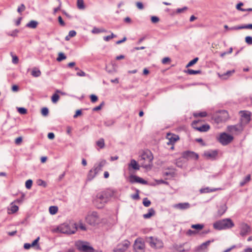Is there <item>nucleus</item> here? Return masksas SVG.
I'll use <instances>...</instances> for the list:
<instances>
[{
	"label": "nucleus",
	"instance_id": "nucleus-48",
	"mask_svg": "<svg viewBox=\"0 0 252 252\" xmlns=\"http://www.w3.org/2000/svg\"><path fill=\"white\" fill-rule=\"evenodd\" d=\"M26 9V7L24 4H21L17 9V11L19 13H21Z\"/></svg>",
	"mask_w": 252,
	"mask_h": 252
},
{
	"label": "nucleus",
	"instance_id": "nucleus-44",
	"mask_svg": "<svg viewBox=\"0 0 252 252\" xmlns=\"http://www.w3.org/2000/svg\"><path fill=\"white\" fill-rule=\"evenodd\" d=\"M32 184V181L31 179L28 180L25 183V186L27 189H30Z\"/></svg>",
	"mask_w": 252,
	"mask_h": 252
},
{
	"label": "nucleus",
	"instance_id": "nucleus-17",
	"mask_svg": "<svg viewBox=\"0 0 252 252\" xmlns=\"http://www.w3.org/2000/svg\"><path fill=\"white\" fill-rule=\"evenodd\" d=\"M211 241L209 240L207 241L202 244H201L200 246L196 247L195 249L194 250V252H204L205 250L207 249L208 247L210 244Z\"/></svg>",
	"mask_w": 252,
	"mask_h": 252
},
{
	"label": "nucleus",
	"instance_id": "nucleus-7",
	"mask_svg": "<svg viewBox=\"0 0 252 252\" xmlns=\"http://www.w3.org/2000/svg\"><path fill=\"white\" fill-rule=\"evenodd\" d=\"M76 246L79 250L83 252H94V249L89 246L87 242L78 241L76 243Z\"/></svg>",
	"mask_w": 252,
	"mask_h": 252
},
{
	"label": "nucleus",
	"instance_id": "nucleus-60",
	"mask_svg": "<svg viewBox=\"0 0 252 252\" xmlns=\"http://www.w3.org/2000/svg\"><path fill=\"white\" fill-rule=\"evenodd\" d=\"M136 5L137 7L139 9H143L144 8L143 4L141 2H137Z\"/></svg>",
	"mask_w": 252,
	"mask_h": 252
},
{
	"label": "nucleus",
	"instance_id": "nucleus-54",
	"mask_svg": "<svg viewBox=\"0 0 252 252\" xmlns=\"http://www.w3.org/2000/svg\"><path fill=\"white\" fill-rule=\"evenodd\" d=\"M104 102H102L99 105L94 107L93 109V111H97L100 110L101 109L102 107L104 105Z\"/></svg>",
	"mask_w": 252,
	"mask_h": 252
},
{
	"label": "nucleus",
	"instance_id": "nucleus-27",
	"mask_svg": "<svg viewBox=\"0 0 252 252\" xmlns=\"http://www.w3.org/2000/svg\"><path fill=\"white\" fill-rule=\"evenodd\" d=\"M155 214V211L153 208L149 209L148 213L143 215V218L147 219L150 218Z\"/></svg>",
	"mask_w": 252,
	"mask_h": 252
},
{
	"label": "nucleus",
	"instance_id": "nucleus-56",
	"mask_svg": "<svg viewBox=\"0 0 252 252\" xmlns=\"http://www.w3.org/2000/svg\"><path fill=\"white\" fill-rule=\"evenodd\" d=\"M243 29V25L240 26H234L229 29V30H238Z\"/></svg>",
	"mask_w": 252,
	"mask_h": 252
},
{
	"label": "nucleus",
	"instance_id": "nucleus-1",
	"mask_svg": "<svg viewBox=\"0 0 252 252\" xmlns=\"http://www.w3.org/2000/svg\"><path fill=\"white\" fill-rule=\"evenodd\" d=\"M116 193V190L111 189L98 192L94 199L93 203L97 208H102Z\"/></svg>",
	"mask_w": 252,
	"mask_h": 252
},
{
	"label": "nucleus",
	"instance_id": "nucleus-47",
	"mask_svg": "<svg viewBox=\"0 0 252 252\" xmlns=\"http://www.w3.org/2000/svg\"><path fill=\"white\" fill-rule=\"evenodd\" d=\"M136 193L135 194H132L131 195V197L134 200H138L139 199V190L136 189Z\"/></svg>",
	"mask_w": 252,
	"mask_h": 252
},
{
	"label": "nucleus",
	"instance_id": "nucleus-53",
	"mask_svg": "<svg viewBox=\"0 0 252 252\" xmlns=\"http://www.w3.org/2000/svg\"><path fill=\"white\" fill-rule=\"evenodd\" d=\"M11 54L12 57V63L14 64H17L19 61L18 58L15 55H12V53H11Z\"/></svg>",
	"mask_w": 252,
	"mask_h": 252
},
{
	"label": "nucleus",
	"instance_id": "nucleus-4",
	"mask_svg": "<svg viewBox=\"0 0 252 252\" xmlns=\"http://www.w3.org/2000/svg\"><path fill=\"white\" fill-rule=\"evenodd\" d=\"M153 156L152 153L150 151L143 152L141 155L139 161L141 166L144 168H148L150 165V163L153 160Z\"/></svg>",
	"mask_w": 252,
	"mask_h": 252
},
{
	"label": "nucleus",
	"instance_id": "nucleus-58",
	"mask_svg": "<svg viewBox=\"0 0 252 252\" xmlns=\"http://www.w3.org/2000/svg\"><path fill=\"white\" fill-rule=\"evenodd\" d=\"M90 98H91V101L93 103L96 102L98 99L97 96H96L94 94L91 95Z\"/></svg>",
	"mask_w": 252,
	"mask_h": 252
},
{
	"label": "nucleus",
	"instance_id": "nucleus-26",
	"mask_svg": "<svg viewBox=\"0 0 252 252\" xmlns=\"http://www.w3.org/2000/svg\"><path fill=\"white\" fill-rule=\"evenodd\" d=\"M129 167H131L134 170H139V166L137 161L135 159H131L130 163L128 165Z\"/></svg>",
	"mask_w": 252,
	"mask_h": 252
},
{
	"label": "nucleus",
	"instance_id": "nucleus-64",
	"mask_svg": "<svg viewBox=\"0 0 252 252\" xmlns=\"http://www.w3.org/2000/svg\"><path fill=\"white\" fill-rule=\"evenodd\" d=\"M243 29L252 30V24H247L243 25Z\"/></svg>",
	"mask_w": 252,
	"mask_h": 252
},
{
	"label": "nucleus",
	"instance_id": "nucleus-49",
	"mask_svg": "<svg viewBox=\"0 0 252 252\" xmlns=\"http://www.w3.org/2000/svg\"><path fill=\"white\" fill-rule=\"evenodd\" d=\"M188 9V7L187 6H184L183 8H178L176 10V13L179 14L181 13H183L185 11H186Z\"/></svg>",
	"mask_w": 252,
	"mask_h": 252
},
{
	"label": "nucleus",
	"instance_id": "nucleus-8",
	"mask_svg": "<svg viewBox=\"0 0 252 252\" xmlns=\"http://www.w3.org/2000/svg\"><path fill=\"white\" fill-rule=\"evenodd\" d=\"M147 241L151 247L156 249H160L163 247V243L161 240L153 237H150L147 238Z\"/></svg>",
	"mask_w": 252,
	"mask_h": 252
},
{
	"label": "nucleus",
	"instance_id": "nucleus-18",
	"mask_svg": "<svg viewBox=\"0 0 252 252\" xmlns=\"http://www.w3.org/2000/svg\"><path fill=\"white\" fill-rule=\"evenodd\" d=\"M106 163V161L105 160H101L94 165L93 169L97 174L102 170V167L105 165Z\"/></svg>",
	"mask_w": 252,
	"mask_h": 252
},
{
	"label": "nucleus",
	"instance_id": "nucleus-29",
	"mask_svg": "<svg viewBox=\"0 0 252 252\" xmlns=\"http://www.w3.org/2000/svg\"><path fill=\"white\" fill-rule=\"evenodd\" d=\"M37 24V22L32 20L27 24V27L32 29H35L36 28Z\"/></svg>",
	"mask_w": 252,
	"mask_h": 252
},
{
	"label": "nucleus",
	"instance_id": "nucleus-19",
	"mask_svg": "<svg viewBox=\"0 0 252 252\" xmlns=\"http://www.w3.org/2000/svg\"><path fill=\"white\" fill-rule=\"evenodd\" d=\"M129 182L131 183H139L142 184H147V181L143 180L142 178L132 175L129 176Z\"/></svg>",
	"mask_w": 252,
	"mask_h": 252
},
{
	"label": "nucleus",
	"instance_id": "nucleus-36",
	"mask_svg": "<svg viewBox=\"0 0 252 252\" xmlns=\"http://www.w3.org/2000/svg\"><path fill=\"white\" fill-rule=\"evenodd\" d=\"M60 99V96L56 93L53 94L51 97V100L53 103H56Z\"/></svg>",
	"mask_w": 252,
	"mask_h": 252
},
{
	"label": "nucleus",
	"instance_id": "nucleus-40",
	"mask_svg": "<svg viewBox=\"0 0 252 252\" xmlns=\"http://www.w3.org/2000/svg\"><path fill=\"white\" fill-rule=\"evenodd\" d=\"M204 227V225L203 224H192L191 226V227L192 228L195 229L197 230H201Z\"/></svg>",
	"mask_w": 252,
	"mask_h": 252
},
{
	"label": "nucleus",
	"instance_id": "nucleus-13",
	"mask_svg": "<svg viewBox=\"0 0 252 252\" xmlns=\"http://www.w3.org/2000/svg\"><path fill=\"white\" fill-rule=\"evenodd\" d=\"M130 245V242L127 240L123 241L122 243L118 245L116 248L114 249V252H124L126 251Z\"/></svg>",
	"mask_w": 252,
	"mask_h": 252
},
{
	"label": "nucleus",
	"instance_id": "nucleus-16",
	"mask_svg": "<svg viewBox=\"0 0 252 252\" xmlns=\"http://www.w3.org/2000/svg\"><path fill=\"white\" fill-rule=\"evenodd\" d=\"M241 113L242 115L240 123H242L245 126L250 121V115L249 112L247 111H241Z\"/></svg>",
	"mask_w": 252,
	"mask_h": 252
},
{
	"label": "nucleus",
	"instance_id": "nucleus-37",
	"mask_svg": "<svg viewBox=\"0 0 252 252\" xmlns=\"http://www.w3.org/2000/svg\"><path fill=\"white\" fill-rule=\"evenodd\" d=\"M77 7L80 9H84L85 5L83 0H77Z\"/></svg>",
	"mask_w": 252,
	"mask_h": 252
},
{
	"label": "nucleus",
	"instance_id": "nucleus-52",
	"mask_svg": "<svg viewBox=\"0 0 252 252\" xmlns=\"http://www.w3.org/2000/svg\"><path fill=\"white\" fill-rule=\"evenodd\" d=\"M245 41L247 44L249 45L252 44V37L250 36H246L245 37Z\"/></svg>",
	"mask_w": 252,
	"mask_h": 252
},
{
	"label": "nucleus",
	"instance_id": "nucleus-62",
	"mask_svg": "<svg viewBox=\"0 0 252 252\" xmlns=\"http://www.w3.org/2000/svg\"><path fill=\"white\" fill-rule=\"evenodd\" d=\"M22 138L21 137H19L15 139V142L16 144L19 145L22 142Z\"/></svg>",
	"mask_w": 252,
	"mask_h": 252
},
{
	"label": "nucleus",
	"instance_id": "nucleus-34",
	"mask_svg": "<svg viewBox=\"0 0 252 252\" xmlns=\"http://www.w3.org/2000/svg\"><path fill=\"white\" fill-rule=\"evenodd\" d=\"M32 75L33 77H37L41 75V72L39 69L33 68L32 71Z\"/></svg>",
	"mask_w": 252,
	"mask_h": 252
},
{
	"label": "nucleus",
	"instance_id": "nucleus-61",
	"mask_svg": "<svg viewBox=\"0 0 252 252\" xmlns=\"http://www.w3.org/2000/svg\"><path fill=\"white\" fill-rule=\"evenodd\" d=\"M76 74L78 76H85L86 75L85 72L81 70H79V71L77 72Z\"/></svg>",
	"mask_w": 252,
	"mask_h": 252
},
{
	"label": "nucleus",
	"instance_id": "nucleus-24",
	"mask_svg": "<svg viewBox=\"0 0 252 252\" xmlns=\"http://www.w3.org/2000/svg\"><path fill=\"white\" fill-rule=\"evenodd\" d=\"M227 208V206L225 204L220 205L218 211V216L220 217L222 216L226 212Z\"/></svg>",
	"mask_w": 252,
	"mask_h": 252
},
{
	"label": "nucleus",
	"instance_id": "nucleus-50",
	"mask_svg": "<svg viewBox=\"0 0 252 252\" xmlns=\"http://www.w3.org/2000/svg\"><path fill=\"white\" fill-rule=\"evenodd\" d=\"M49 113L48 109L46 107L43 108L41 110V114L43 116H46Z\"/></svg>",
	"mask_w": 252,
	"mask_h": 252
},
{
	"label": "nucleus",
	"instance_id": "nucleus-25",
	"mask_svg": "<svg viewBox=\"0 0 252 252\" xmlns=\"http://www.w3.org/2000/svg\"><path fill=\"white\" fill-rule=\"evenodd\" d=\"M234 70L227 71L226 72L222 74H219V77L221 79L223 80L227 79L229 77H230L234 72Z\"/></svg>",
	"mask_w": 252,
	"mask_h": 252
},
{
	"label": "nucleus",
	"instance_id": "nucleus-10",
	"mask_svg": "<svg viewBox=\"0 0 252 252\" xmlns=\"http://www.w3.org/2000/svg\"><path fill=\"white\" fill-rule=\"evenodd\" d=\"M244 127L243 124L242 123H239L235 125L228 126L227 130L231 133L238 134L243 131Z\"/></svg>",
	"mask_w": 252,
	"mask_h": 252
},
{
	"label": "nucleus",
	"instance_id": "nucleus-63",
	"mask_svg": "<svg viewBox=\"0 0 252 252\" xmlns=\"http://www.w3.org/2000/svg\"><path fill=\"white\" fill-rule=\"evenodd\" d=\"M76 32L74 30L69 31V32L68 33L69 36H70L71 37H73L75 36L76 35Z\"/></svg>",
	"mask_w": 252,
	"mask_h": 252
},
{
	"label": "nucleus",
	"instance_id": "nucleus-59",
	"mask_svg": "<svg viewBox=\"0 0 252 252\" xmlns=\"http://www.w3.org/2000/svg\"><path fill=\"white\" fill-rule=\"evenodd\" d=\"M151 21L153 23H157L159 21V19L158 17L152 16L151 17Z\"/></svg>",
	"mask_w": 252,
	"mask_h": 252
},
{
	"label": "nucleus",
	"instance_id": "nucleus-22",
	"mask_svg": "<svg viewBox=\"0 0 252 252\" xmlns=\"http://www.w3.org/2000/svg\"><path fill=\"white\" fill-rule=\"evenodd\" d=\"M190 204L188 202L180 203L175 204L174 207L180 210H185L189 209L190 207Z\"/></svg>",
	"mask_w": 252,
	"mask_h": 252
},
{
	"label": "nucleus",
	"instance_id": "nucleus-5",
	"mask_svg": "<svg viewBox=\"0 0 252 252\" xmlns=\"http://www.w3.org/2000/svg\"><path fill=\"white\" fill-rule=\"evenodd\" d=\"M86 220L90 224L94 225L99 222V216L96 212H90L86 217Z\"/></svg>",
	"mask_w": 252,
	"mask_h": 252
},
{
	"label": "nucleus",
	"instance_id": "nucleus-14",
	"mask_svg": "<svg viewBox=\"0 0 252 252\" xmlns=\"http://www.w3.org/2000/svg\"><path fill=\"white\" fill-rule=\"evenodd\" d=\"M133 248L136 252H144L145 244L142 241L137 239L135 241Z\"/></svg>",
	"mask_w": 252,
	"mask_h": 252
},
{
	"label": "nucleus",
	"instance_id": "nucleus-31",
	"mask_svg": "<svg viewBox=\"0 0 252 252\" xmlns=\"http://www.w3.org/2000/svg\"><path fill=\"white\" fill-rule=\"evenodd\" d=\"M96 144L98 147L100 149H102L104 147L105 143L104 140L103 138H100L96 141Z\"/></svg>",
	"mask_w": 252,
	"mask_h": 252
},
{
	"label": "nucleus",
	"instance_id": "nucleus-43",
	"mask_svg": "<svg viewBox=\"0 0 252 252\" xmlns=\"http://www.w3.org/2000/svg\"><path fill=\"white\" fill-rule=\"evenodd\" d=\"M151 201L147 198H144L143 199V204L144 206L148 207L151 205Z\"/></svg>",
	"mask_w": 252,
	"mask_h": 252
},
{
	"label": "nucleus",
	"instance_id": "nucleus-57",
	"mask_svg": "<svg viewBox=\"0 0 252 252\" xmlns=\"http://www.w3.org/2000/svg\"><path fill=\"white\" fill-rule=\"evenodd\" d=\"M57 0L58 1L59 3V6L58 7L55 8L54 9L53 13H54V14H56V12L61 9V5H62V2H61V1L60 0Z\"/></svg>",
	"mask_w": 252,
	"mask_h": 252
},
{
	"label": "nucleus",
	"instance_id": "nucleus-41",
	"mask_svg": "<svg viewBox=\"0 0 252 252\" xmlns=\"http://www.w3.org/2000/svg\"><path fill=\"white\" fill-rule=\"evenodd\" d=\"M198 58L196 57V58H194L192 60L190 61L187 64V65H186V67H190V66L193 65V64H194L195 63H196V62L198 61Z\"/></svg>",
	"mask_w": 252,
	"mask_h": 252
},
{
	"label": "nucleus",
	"instance_id": "nucleus-2",
	"mask_svg": "<svg viewBox=\"0 0 252 252\" xmlns=\"http://www.w3.org/2000/svg\"><path fill=\"white\" fill-rule=\"evenodd\" d=\"M214 228L218 230L228 229L234 226V223L229 218L219 220L213 224Z\"/></svg>",
	"mask_w": 252,
	"mask_h": 252
},
{
	"label": "nucleus",
	"instance_id": "nucleus-23",
	"mask_svg": "<svg viewBox=\"0 0 252 252\" xmlns=\"http://www.w3.org/2000/svg\"><path fill=\"white\" fill-rule=\"evenodd\" d=\"M167 138L169 140V141L167 142L168 145L173 144L179 139V137L177 135L171 134H168Z\"/></svg>",
	"mask_w": 252,
	"mask_h": 252
},
{
	"label": "nucleus",
	"instance_id": "nucleus-39",
	"mask_svg": "<svg viewBox=\"0 0 252 252\" xmlns=\"http://www.w3.org/2000/svg\"><path fill=\"white\" fill-rule=\"evenodd\" d=\"M66 58L65 55L63 53H59L58 55V57L57 59V60L58 62H61L63 60H65Z\"/></svg>",
	"mask_w": 252,
	"mask_h": 252
},
{
	"label": "nucleus",
	"instance_id": "nucleus-21",
	"mask_svg": "<svg viewBox=\"0 0 252 252\" xmlns=\"http://www.w3.org/2000/svg\"><path fill=\"white\" fill-rule=\"evenodd\" d=\"M10 206L7 208L8 214H12L17 212L19 210L18 206L15 204V202H12L10 203Z\"/></svg>",
	"mask_w": 252,
	"mask_h": 252
},
{
	"label": "nucleus",
	"instance_id": "nucleus-30",
	"mask_svg": "<svg viewBox=\"0 0 252 252\" xmlns=\"http://www.w3.org/2000/svg\"><path fill=\"white\" fill-rule=\"evenodd\" d=\"M106 31L104 29H98L97 28L94 27L92 31V32L94 34H97L100 32H106Z\"/></svg>",
	"mask_w": 252,
	"mask_h": 252
},
{
	"label": "nucleus",
	"instance_id": "nucleus-9",
	"mask_svg": "<svg viewBox=\"0 0 252 252\" xmlns=\"http://www.w3.org/2000/svg\"><path fill=\"white\" fill-rule=\"evenodd\" d=\"M233 139V137L225 132L220 134L218 138L219 141L223 145H226L230 143Z\"/></svg>",
	"mask_w": 252,
	"mask_h": 252
},
{
	"label": "nucleus",
	"instance_id": "nucleus-42",
	"mask_svg": "<svg viewBox=\"0 0 252 252\" xmlns=\"http://www.w3.org/2000/svg\"><path fill=\"white\" fill-rule=\"evenodd\" d=\"M194 117H205L207 116V113L206 112H201L198 113H195L193 114Z\"/></svg>",
	"mask_w": 252,
	"mask_h": 252
},
{
	"label": "nucleus",
	"instance_id": "nucleus-15",
	"mask_svg": "<svg viewBox=\"0 0 252 252\" xmlns=\"http://www.w3.org/2000/svg\"><path fill=\"white\" fill-rule=\"evenodd\" d=\"M198 124V122L197 121H194L193 122L192 125V127L197 130L198 131H199L200 132H206L209 130L210 127V126L208 125H203L200 126H197V124Z\"/></svg>",
	"mask_w": 252,
	"mask_h": 252
},
{
	"label": "nucleus",
	"instance_id": "nucleus-46",
	"mask_svg": "<svg viewBox=\"0 0 252 252\" xmlns=\"http://www.w3.org/2000/svg\"><path fill=\"white\" fill-rule=\"evenodd\" d=\"M37 184L38 186H43V187H46L47 186L46 183L41 179H39L37 180Z\"/></svg>",
	"mask_w": 252,
	"mask_h": 252
},
{
	"label": "nucleus",
	"instance_id": "nucleus-55",
	"mask_svg": "<svg viewBox=\"0 0 252 252\" xmlns=\"http://www.w3.org/2000/svg\"><path fill=\"white\" fill-rule=\"evenodd\" d=\"M197 233L196 231L192 230L191 229L188 230L186 234L188 236H191L192 235H195Z\"/></svg>",
	"mask_w": 252,
	"mask_h": 252
},
{
	"label": "nucleus",
	"instance_id": "nucleus-6",
	"mask_svg": "<svg viewBox=\"0 0 252 252\" xmlns=\"http://www.w3.org/2000/svg\"><path fill=\"white\" fill-rule=\"evenodd\" d=\"M213 118L217 123L224 122L228 118V112L225 110L220 111L213 117Z\"/></svg>",
	"mask_w": 252,
	"mask_h": 252
},
{
	"label": "nucleus",
	"instance_id": "nucleus-45",
	"mask_svg": "<svg viewBox=\"0 0 252 252\" xmlns=\"http://www.w3.org/2000/svg\"><path fill=\"white\" fill-rule=\"evenodd\" d=\"M115 123L113 120H109L104 122V125L106 126H110Z\"/></svg>",
	"mask_w": 252,
	"mask_h": 252
},
{
	"label": "nucleus",
	"instance_id": "nucleus-35",
	"mask_svg": "<svg viewBox=\"0 0 252 252\" xmlns=\"http://www.w3.org/2000/svg\"><path fill=\"white\" fill-rule=\"evenodd\" d=\"M58 210V207L55 206H50L49 209V212L51 215L56 214L57 213Z\"/></svg>",
	"mask_w": 252,
	"mask_h": 252
},
{
	"label": "nucleus",
	"instance_id": "nucleus-32",
	"mask_svg": "<svg viewBox=\"0 0 252 252\" xmlns=\"http://www.w3.org/2000/svg\"><path fill=\"white\" fill-rule=\"evenodd\" d=\"M217 190V189H210L209 188H203V189H200V192L202 193H208V192H210L215 191Z\"/></svg>",
	"mask_w": 252,
	"mask_h": 252
},
{
	"label": "nucleus",
	"instance_id": "nucleus-38",
	"mask_svg": "<svg viewBox=\"0 0 252 252\" xmlns=\"http://www.w3.org/2000/svg\"><path fill=\"white\" fill-rule=\"evenodd\" d=\"M187 73L190 75H194L197 74H200L201 73V71L200 70H194L191 69H189L187 70Z\"/></svg>",
	"mask_w": 252,
	"mask_h": 252
},
{
	"label": "nucleus",
	"instance_id": "nucleus-20",
	"mask_svg": "<svg viewBox=\"0 0 252 252\" xmlns=\"http://www.w3.org/2000/svg\"><path fill=\"white\" fill-rule=\"evenodd\" d=\"M218 155L217 151H206L203 154V156L208 159H214Z\"/></svg>",
	"mask_w": 252,
	"mask_h": 252
},
{
	"label": "nucleus",
	"instance_id": "nucleus-12",
	"mask_svg": "<svg viewBox=\"0 0 252 252\" xmlns=\"http://www.w3.org/2000/svg\"><path fill=\"white\" fill-rule=\"evenodd\" d=\"M182 157L187 160H197L199 156L197 153L193 151H187L182 153Z\"/></svg>",
	"mask_w": 252,
	"mask_h": 252
},
{
	"label": "nucleus",
	"instance_id": "nucleus-3",
	"mask_svg": "<svg viewBox=\"0 0 252 252\" xmlns=\"http://www.w3.org/2000/svg\"><path fill=\"white\" fill-rule=\"evenodd\" d=\"M77 229L76 224L74 223H64L61 224L57 228L58 231L67 234L75 233Z\"/></svg>",
	"mask_w": 252,
	"mask_h": 252
},
{
	"label": "nucleus",
	"instance_id": "nucleus-51",
	"mask_svg": "<svg viewBox=\"0 0 252 252\" xmlns=\"http://www.w3.org/2000/svg\"><path fill=\"white\" fill-rule=\"evenodd\" d=\"M18 111L19 113H20L21 114H25L27 112V109L23 107L18 108Z\"/></svg>",
	"mask_w": 252,
	"mask_h": 252
},
{
	"label": "nucleus",
	"instance_id": "nucleus-11",
	"mask_svg": "<svg viewBox=\"0 0 252 252\" xmlns=\"http://www.w3.org/2000/svg\"><path fill=\"white\" fill-rule=\"evenodd\" d=\"M240 235L242 237H245L248 235L251 231V227L247 223L242 222L239 226Z\"/></svg>",
	"mask_w": 252,
	"mask_h": 252
},
{
	"label": "nucleus",
	"instance_id": "nucleus-28",
	"mask_svg": "<svg viewBox=\"0 0 252 252\" xmlns=\"http://www.w3.org/2000/svg\"><path fill=\"white\" fill-rule=\"evenodd\" d=\"M97 174L92 169H91L88 174V180L91 181L93 180Z\"/></svg>",
	"mask_w": 252,
	"mask_h": 252
},
{
	"label": "nucleus",
	"instance_id": "nucleus-33",
	"mask_svg": "<svg viewBox=\"0 0 252 252\" xmlns=\"http://www.w3.org/2000/svg\"><path fill=\"white\" fill-rule=\"evenodd\" d=\"M251 180V175L249 174V175H248L245 178V179L243 180V181H242V182H240V185L241 187H243L247 183L249 182Z\"/></svg>",
	"mask_w": 252,
	"mask_h": 252
}]
</instances>
